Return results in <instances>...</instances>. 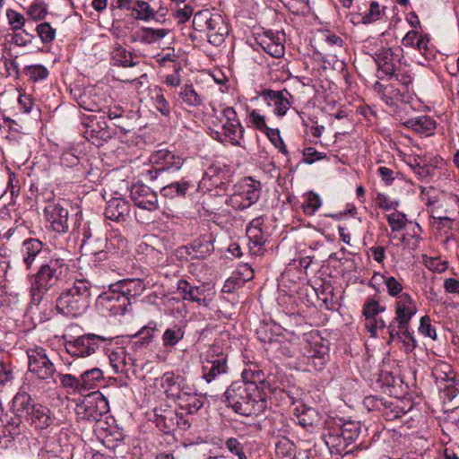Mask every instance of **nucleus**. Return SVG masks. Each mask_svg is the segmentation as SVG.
<instances>
[{"mask_svg": "<svg viewBox=\"0 0 459 459\" xmlns=\"http://www.w3.org/2000/svg\"><path fill=\"white\" fill-rule=\"evenodd\" d=\"M259 45L270 56L280 58L284 55V45L281 43L279 33L267 31L261 37Z\"/></svg>", "mask_w": 459, "mask_h": 459, "instance_id": "26", "label": "nucleus"}, {"mask_svg": "<svg viewBox=\"0 0 459 459\" xmlns=\"http://www.w3.org/2000/svg\"><path fill=\"white\" fill-rule=\"evenodd\" d=\"M185 300L191 302H196L199 305H207L206 299L204 297V286H192L187 297H185Z\"/></svg>", "mask_w": 459, "mask_h": 459, "instance_id": "59", "label": "nucleus"}, {"mask_svg": "<svg viewBox=\"0 0 459 459\" xmlns=\"http://www.w3.org/2000/svg\"><path fill=\"white\" fill-rule=\"evenodd\" d=\"M406 163L412 169L420 178H425L430 174V167L427 160L418 155H409Z\"/></svg>", "mask_w": 459, "mask_h": 459, "instance_id": "40", "label": "nucleus"}, {"mask_svg": "<svg viewBox=\"0 0 459 459\" xmlns=\"http://www.w3.org/2000/svg\"><path fill=\"white\" fill-rule=\"evenodd\" d=\"M394 307L395 316L387 327L389 342H393L396 338L403 339L408 348L411 350L415 347V340L409 332V325L411 318L417 313L416 302L409 293H403L396 299Z\"/></svg>", "mask_w": 459, "mask_h": 459, "instance_id": "4", "label": "nucleus"}, {"mask_svg": "<svg viewBox=\"0 0 459 459\" xmlns=\"http://www.w3.org/2000/svg\"><path fill=\"white\" fill-rule=\"evenodd\" d=\"M222 131L223 135L229 138L235 146H240V139L244 134V128L233 108L228 107L222 110Z\"/></svg>", "mask_w": 459, "mask_h": 459, "instance_id": "15", "label": "nucleus"}, {"mask_svg": "<svg viewBox=\"0 0 459 459\" xmlns=\"http://www.w3.org/2000/svg\"><path fill=\"white\" fill-rule=\"evenodd\" d=\"M180 100L188 108H199L203 105L204 100L196 91L192 83H186L181 86L178 92Z\"/></svg>", "mask_w": 459, "mask_h": 459, "instance_id": "34", "label": "nucleus"}, {"mask_svg": "<svg viewBox=\"0 0 459 459\" xmlns=\"http://www.w3.org/2000/svg\"><path fill=\"white\" fill-rule=\"evenodd\" d=\"M110 365L116 374L127 373L132 369V357L122 347L112 351L108 355Z\"/></svg>", "mask_w": 459, "mask_h": 459, "instance_id": "31", "label": "nucleus"}, {"mask_svg": "<svg viewBox=\"0 0 459 459\" xmlns=\"http://www.w3.org/2000/svg\"><path fill=\"white\" fill-rule=\"evenodd\" d=\"M99 310L106 316L124 315L127 307L131 306V301L114 288V283L110 284L108 290L102 292L96 303Z\"/></svg>", "mask_w": 459, "mask_h": 459, "instance_id": "11", "label": "nucleus"}, {"mask_svg": "<svg viewBox=\"0 0 459 459\" xmlns=\"http://www.w3.org/2000/svg\"><path fill=\"white\" fill-rule=\"evenodd\" d=\"M105 248H107L110 254H122L127 250L128 242L126 238L117 230L111 231L105 238Z\"/></svg>", "mask_w": 459, "mask_h": 459, "instance_id": "36", "label": "nucleus"}, {"mask_svg": "<svg viewBox=\"0 0 459 459\" xmlns=\"http://www.w3.org/2000/svg\"><path fill=\"white\" fill-rule=\"evenodd\" d=\"M322 205L320 196L314 193L308 192L305 196V201L302 204V210L306 215L312 216Z\"/></svg>", "mask_w": 459, "mask_h": 459, "instance_id": "45", "label": "nucleus"}, {"mask_svg": "<svg viewBox=\"0 0 459 459\" xmlns=\"http://www.w3.org/2000/svg\"><path fill=\"white\" fill-rule=\"evenodd\" d=\"M359 436V429L354 422H346L339 429L329 431L325 436V444L335 447L341 453L347 446L354 442Z\"/></svg>", "mask_w": 459, "mask_h": 459, "instance_id": "13", "label": "nucleus"}, {"mask_svg": "<svg viewBox=\"0 0 459 459\" xmlns=\"http://www.w3.org/2000/svg\"><path fill=\"white\" fill-rule=\"evenodd\" d=\"M225 446L227 449L233 455H237L238 459H247L244 453L243 445L234 437L226 440Z\"/></svg>", "mask_w": 459, "mask_h": 459, "instance_id": "64", "label": "nucleus"}, {"mask_svg": "<svg viewBox=\"0 0 459 459\" xmlns=\"http://www.w3.org/2000/svg\"><path fill=\"white\" fill-rule=\"evenodd\" d=\"M152 100L156 108V109L163 116L169 117L170 114V106L168 100H166L163 90L155 86L152 91Z\"/></svg>", "mask_w": 459, "mask_h": 459, "instance_id": "42", "label": "nucleus"}, {"mask_svg": "<svg viewBox=\"0 0 459 459\" xmlns=\"http://www.w3.org/2000/svg\"><path fill=\"white\" fill-rule=\"evenodd\" d=\"M133 9L136 12V19L149 21L154 17V13L147 2L137 0Z\"/></svg>", "mask_w": 459, "mask_h": 459, "instance_id": "54", "label": "nucleus"}, {"mask_svg": "<svg viewBox=\"0 0 459 459\" xmlns=\"http://www.w3.org/2000/svg\"><path fill=\"white\" fill-rule=\"evenodd\" d=\"M292 406V413L300 426L307 428L316 424L318 414L315 409L305 405L301 402H295Z\"/></svg>", "mask_w": 459, "mask_h": 459, "instance_id": "27", "label": "nucleus"}, {"mask_svg": "<svg viewBox=\"0 0 459 459\" xmlns=\"http://www.w3.org/2000/svg\"><path fill=\"white\" fill-rule=\"evenodd\" d=\"M131 206L123 198H113L107 203L105 217L114 221H126L130 217Z\"/></svg>", "mask_w": 459, "mask_h": 459, "instance_id": "21", "label": "nucleus"}, {"mask_svg": "<svg viewBox=\"0 0 459 459\" xmlns=\"http://www.w3.org/2000/svg\"><path fill=\"white\" fill-rule=\"evenodd\" d=\"M287 95H290V93L286 91L264 90L261 92V96L267 104L273 108V112L281 117L284 116L290 107Z\"/></svg>", "mask_w": 459, "mask_h": 459, "instance_id": "22", "label": "nucleus"}, {"mask_svg": "<svg viewBox=\"0 0 459 459\" xmlns=\"http://www.w3.org/2000/svg\"><path fill=\"white\" fill-rule=\"evenodd\" d=\"M224 402L236 413L243 416L258 415L266 406L265 394L256 385L243 382H233L224 393Z\"/></svg>", "mask_w": 459, "mask_h": 459, "instance_id": "2", "label": "nucleus"}, {"mask_svg": "<svg viewBox=\"0 0 459 459\" xmlns=\"http://www.w3.org/2000/svg\"><path fill=\"white\" fill-rule=\"evenodd\" d=\"M432 376L436 380L437 384L443 382H454L455 374L450 365L440 364L434 368Z\"/></svg>", "mask_w": 459, "mask_h": 459, "instance_id": "46", "label": "nucleus"}, {"mask_svg": "<svg viewBox=\"0 0 459 459\" xmlns=\"http://www.w3.org/2000/svg\"><path fill=\"white\" fill-rule=\"evenodd\" d=\"M80 377L82 391L94 388L104 377L102 370L99 368L87 369Z\"/></svg>", "mask_w": 459, "mask_h": 459, "instance_id": "39", "label": "nucleus"}, {"mask_svg": "<svg viewBox=\"0 0 459 459\" xmlns=\"http://www.w3.org/2000/svg\"><path fill=\"white\" fill-rule=\"evenodd\" d=\"M303 353L307 359V365L320 371L329 359V342L324 339L318 332H311L305 335Z\"/></svg>", "mask_w": 459, "mask_h": 459, "instance_id": "7", "label": "nucleus"}, {"mask_svg": "<svg viewBox=\"0 0 459 459\" xmlns=\"http://www.w3.org/2000/svg\"><path fill=\"white\" fill-rule=\"evenodd\" d=\"M36 31L43 43H50L56 38V30L48 22L39 24Z\"/></svg>", "mask_w": 459, "mask_h": 459, "instance_id": "55", "label": "nucleus"}, {"mask_svg": "<svg viewBox=\"0 0 459 459\" xmlns=\"http://www.w3.org/2000/svg\"><path fill=\"white\" fill-rule=\"evenodd\" d=\"M13 409L36 430L48 429L56 420L48 407L34 403L26 392H19L15 394L13 399Z\"/></svg>", "mask_w": 459, "mask_h": 459, "instance_id": "5", "label": "nucleus"}, {"mask_svg": "<svg viewBox=\"0 0 459 459\" xmlns=\"http://www.w3.org/2000/svg\"><path fill=\"white\" fill-rule=\"evenodd\" d=\"M164 420H169V424H167V430L170 431L178 427L181 429H187L190 427V422L187 418L183 415V412L167 411L162 415Z\"/></svg>", "mask_w": 459, "mask_h": 459, "instance_id": "41", "label": "nucleus"}, {"mask_svg": "<svg viewBox=\"0 0 459 459\" xmlns=\"http://www.w3.org/2000/svg\"><path fill=\"white\" fill-rule=\"evenodd\" d=\"M88 119L89 121L87 123H82L85 128L83 131L85 139L92 144L99 146L101 145L103 142H107L111 138L112 134L104 117H100V120H98L96 117H91Z\"/></svg>", "mask_w": 459, "mask_h": 459, "instance_id": "14", "label": "nucleus"}, {"mask_svg": "<svg viewBox=\"0 0 459 459\" xmlns=\"http://www.w3.org/2000/svg\"><path fill=\"white\" fill-rule=\"evenodd\" d=\"M24 74L33 81H39L46 79L49 72L44 65H31L25 66Z\"/></svg>", "mask_w": 459, "mask_h": 459, "instance_id": "51", "label": "nucleus"}, {"mask_svg": "<svg viewBox=\"0 0 459 459\" xmlns=\"http://www.w3.org/2000/svg\"><path fill=\"white\" fill-rule=\"evenodd\" d=\"M249 120L252 123V125L259 131L263 133H266V134L269 136L270 139H272V130L270 129L266 123L265 118L263 115H261L257 110L253 109L249 113Z\"/></svg>", "mask_w": 459, "mask_h": 459, "instance_id": "52", "label": "nucleus"}, {"mask_svg": "<svg viewBox=\"0 0 459 459\" xmlns=\"http://www.w3.org/2000/svg\"><path fill=\"white\" fill-rule=\"evenodd\" d=\"M108 411V402L100 393L91 394L75 408L77 417L88 421L100 420L101 417Z\"/></svg>", "mask_w": 459, "mask_h": 459, "instance_id": "10", "label": "nucleus"}, {"mask_svg": "<svg viewBox=\"0 0 459 459\" xmlns=\"http://www.w3.org/2000/svg\"><path fill=\"white\" fill-rule=\"evenodd\" d=\"M186 381L174 372H166L161 377L160 385L167 396L175 399L186 388Z\"/></svg>", "mask_w": 459, "mask_h": 459, "instance_id": "25", "label": "nucleus"}, {"mask_svg": "<svg viewBox=\"0 0 459 459\" xmlns=\"http://www.w3.org/2000/svg\"><path fill=\"white\" fill-rule=\"evenodd\" d=\"M386 219L393 231H400L406 226L407 218L406 215L403 212H392L386 215Z\"/></svg>", "mask_w": 459, "mask_h": 459, "instance_id": "53", "label": "nucleus"}, {"mask_svg": "<svg viewBox=\"0 0 459 459\" xmlns=\"http://www.w3.org/2000/svg\"><path fill=\"white\" fill-rule=\"evenodd\" d=\"M261 195V184L251 178H245L235 186L234 193L227 204L235 210H244L255 204Z\"/></svg>", "mask_w": 459, "mask_h": 459, "instance_id": "8", "label": "nucleus"}, {"mask_svg": "<svg viewBox=\"0 0 459 459\" xmlns=\"http://www.w3.org/2000/svg\"><path fill=\"white\" fill-rule=\"evenodd\" d=\"M6 16L9 22V24L12 26V29L13 30H18L22 29V27L25 24V18L24 16L12 9H8L6 11Z\"/></svg>", "mask_w": 459, "mask_h": 459, "instance_id": "61", "label": "nucleus"}, {"mask_svg": "<svg viewBox=\"0 0 459 459\" xmlns=\"http://www.w3.org/2000/svg\"><path fill=\"white\" fill-rule=\"evenodd\" d=\"M169 33L165 29L141 28L134 31L131 38L133 42L140 41L145 44H152L163 39Z\"/></svg>", "mask_w": 459, "mask_h": 459, "instance_id": "33", "label": "nucleus"}, {"mask_svg": "<svg viewBox=\"0 0 459 459\" xmlns=\"http://www.w3.org/2000/svg\"><path fill=\"white\" fill-rule=\"evenodd\" d=\"M184 331L178 325L168 328L162 335L163 346L166 348L174 347L184 338Z\"/></svg>", "mask_w": 459, "mask_h": 459, "instance_id": "44", "label": "nucleus"}, {"mask_svg": "<svg viewBox=\"0 0 459 459\" xmlns=\"http://www.w3.org/2000/svg\"><path fill=\"white\" fill-rule=\"evenodd\" d=\"M383 279L386 287L387 293L391 297L396 298V299H398V297H401V294L403 293V287L402 282L394 276L383 275Z\"/></svg>", "mask_w": 459, "mask_h": 459, "instance_id": "50", "label": "nucleus"}, {"mask_svg": "<svg viewBox=\"0 0 459 459\" xmlns=\"http://www.w3.org/2000/svg\"><path fill=\"white\" fill-rule=\"evenodd\" d=\"M302 162L306 164H313L317 160L326 158V153L317 152L314 147H307L302 152Z\"/></svg>", "mask_w": 459, "mask_h": 459, "instance_id": "60", "label": "nucleus"}, {"mask_svg": "<svg viewBox=\"0 0 459 459\" xmlns=\"http://www.w3.org/2000/svg\"><path fill=\"white\" fill-rule=\"evenodd\" d=\"M103 342H111V339L94 333H87L65 340V349L71 357L74 358L73 361L68 362V365L72 366L76 359L92 355L100 348V343Z\"/></svg>", "mask_w": 459, "mask_h": 459, "instance_id": "9", "label": "nucleus"}, {"mask_svg": "<svg viewBox=\"0 0 459 459\" xmlns=\"http://www.w3.org/2000/svg\"><path fill=\"white\" fill-rule=\"evenodd\" d=\"M77 102L79 106L85 110L91 112H100L101 110L100 105L98 102L92 100L90 94H82Z\"/></svg>", "mask_w": 459, "mask_h": 459, "instance_id": "62", "label": "nucleus"}, {"mask_svg": "<svg viewBox=\"0 0 459 459\" xmlns=\"http://www.w3.org/2000/svg\"><path fill=\"white\" fill-rule=\"evenodd\" d=\"M114 288L119 290L122 295L131 301V299L139 297L143 293L145 284L141 279H124L114 283Z\"/></svg>", "mask_w": 459, "mask_h": 459, "instance_id": "28", "label": "nucleus"}, {"mask_svg": "<svg viewBox=\"0 0 459 459\" xmlns=\"http://www.w3.org/2000/svg\"><path fill=\"white\" fill-rule=\"evenodd\" d=\"M44 244L38 238L25 239L20 248V255L27 270H30L34 263L41 257Z\"/></svg>", "mask_w": 459, "mask_h": 459, "instance_id": "19", "label": "nucleus"}, {"mask_svg": "<svg viewBox=\"0 0 459 459\" xmlns=\"http://www.w3.org/2000/svg\"><path fill=\"white\" fill-rule=\"evenodd\" d=\"M203 377L208 383L213 381L216 377L228 372V359L226 355L221 354L217 357H212L207 360V365H204Z\"/></svg>", "mask_w": 459, "mask_h": 459, "instance_id": "24", "label": "nucleus"}, {"mask_svg": "<svg viewBox=\"0 0 459 459\" xmlns=\"http://www.w3.org/2000/svg\"><path fill=\"white\" fill-rule=\"evenodd\" d=\"M404 126L412 129L414 132L425 135H431L436 129V121L429 116H419L411 117L403 122Z\"/></svg>", "mask_w": 459, "mask_h": 459, "instance_id": "32", "label": "nucleus"}, {"mask_svg": "<svg viewBox=\"0 0 459 459\" xmlns=\"http://www.w3.org/2000/svg\"><path fill=\"white\" fill-rule=\"evenodd\" d=\"M366 328L371 333L372 337H376L377 335V330L384 331L387 330L388 325H386L385 319L381 316H377L365 323Z\"/></svg>", "mask_w": 459, "mask_h": 459, "instance_id": "58", "label": "nucleus"}, {"mask_svg": "<svg viewBox=\"0 0 459 459\" xmlns=\"http://www.w3.org/2000/svg\"><path fill=\"white\" fill-rule=\"evenodd\" d=\"M29 370L42 380L51 378L56 373V368L42 347L27 350Z\"/></svg>", "mask_w": 459, "mask_h": 459, "instance_id": "12", "label": "nucleus"}, {"mask_svg": "<svg viewBox=\"0 0 459 459\" xmlns=\"http://www.w3.org/2000/svg\"><path fill=\"white\" fill-rule=\"evenodd\" d=\"M111 59L115 65H122L124 67L134 66V56L131 52L127 51L120 44H116L111 51Z\"/></svg>", "mask_w": 459, "mask_h": 459, "instance_id": "37", "label": "nucleus"}, {"mask_svg": "<svg viewBox=\"0 0 459 459\" xmlns=\"http://www.w3.org/2000/svg\"><path fill=\"white\" fill-rule=\"evenodd\" d=\"M193 27L195 30L206 32L208 41L213 46H220L228 34V28L222 17L211 13L208 9L195 13Z\"/></svg>", "mask_w": 459, "mask_h": 459, "instance_id": "6", "label": "nucleus"}, {"mask_svg": "<svg viewBox=\"0 0 459 459\" xmlns=\"http://www.w3.org/2000/svg\"><path fill=\"white\" fill-rule=\"evenodd\" d=\"M69 265L63 258H51L29 276L30 300L39 305L45 295L65 281Z\"/></svg>", "mask_w": 459, "mask_h": 459, "instance_id": "1", "label": "nucleus"}, {"mask_svg": "<svg viewBox=\"0 0 459 459\" xmlns=\"http://www.w3.org/2000/svg\"><path fill=\"white\" fill-rule=\"evenodd\" d=\"M48 221L52 229L57 233H65L68 230V210L59 204H48L45 210Z\"/></svg>", "mask_w": 459, "mask_h": 459, "instance_id": "18", "label": "nucleus"}, {"mask_svg": "<svg viewBox=\"0 0 459 459\" xmlns=\"http://www.w3.org/2000/svg\"><path fill=\"white\" fill-rule=\"evenodd\" d=\"M27 14L33 21L43 20L48 14V4L43 0H35L29 6Z\"/></svg>", "mask_w": 459, "mask_h": 459, "instance_id": "47", "label": "nucleus"}, {"mask_svg": "<svg viewBox=\"0 0 459 459\" xmlns=\"http://www.w3.org/2000/svg\"><path fill=\"white\" fill-rule=\"evenodd\" d=\"M242 381L245 384H252L256 385L261 391H263L264 385V372L257 368L255 365H250L247 368H245L241 374Z\"/></svg>", "mask_w": 459, "mask_h": 459, "instance_id": "38", "label": "nucleus"}, {"mask_svg": "<svg viewBox=\"0 0 459 459\" xmlns=\"http://www.w3.org/2000/svg\"><path fill=\"white\" fill-rule=\"evenodd\" d=\"M59 378L62 385L67 389H72L74 391L82 392V384H81V377H75L71 374H59Z\"/></svg>", "mask_w": 459, "mask_h": 459, "instance_id": "57", "label": "nucleus"}, {"mask_svg": "<svg viewBox=\"0 0 459 459\" xmlns=\"http://www.w3.org/2000/svg\"><path fill=\"white\" fill-rule=\"evenodd\" d=\"M179 409L186 414H194L204 405L203 399L195 393L193 386L186 384V388L175 398Z\"/></svg>", "mask_w": 459, "mask_h": 459, "instance_id": "20", "label": "nucleus"}, {"mask_svg": "<svg viewBox=\"0 0 459 459\" xmlns=\"http://www.w3.org/2000/svg\"><path fill=\"white\" fill-rule=\"evenodd\" d=\"M193 187V182L186 178L179 181H174L162 186L160 189V194L163 197L169 199L185 197L188 191Z\"/></svg>", "mask_w": 459, "mask_h": 459, "instance_id": "29", "label": "nucleus"}, {"mask_svg": "<svg viewBox=\"0 0 459 459\" xmlns=\"http://www.w3.org/2000/svg\"><path fill=\"white\" fill-rule=\"evenodd\" d=\"M215 238L212 234L203 235L192 243L197 257H206L214 251Z\"/></svg>", "mask_w": 459, "mask_h": 459, "instance_id": "35", "label": "nucleus"}, {"mask_svg": "<svg viewBox=\"0 0 459 459\" xmlns=\"http://www.w3.org/2000/svg\"><path fill=\"white\" fill-rule=\"evenodd\" d=\"M419 331L426 337H429L432 340L437 339L436 329L431 325V320L429 316H424L420 318Z\"/></svg>", "mask_w": 459, "mask_h": 459, "instance_id": "63", "label": "nucleus"}, {"mask_svg": "<svg viewBox=\"0 0 459 459\" xmlns=\"http://www.w3.org/2000/svg\"><path fill=\"white\" fill-rule=\"evenodd\" d=\"M22 417L16 414L15 417L8 418L5 416L4 419L3 424H4V428L8 435L13 438H15L19 435L22 434V422L21 420Z\"/></svg>", "mask_w": 459, "mask_h": 459, "instance_id": "48", "label": "nucleus"}, {"mask_svg": "<svg viewBox=\"0 0 459 459\" xmlns=\"http://www.w3.org/2000/svg\"><path fill=\"white\" fill-rule=\"evenodd\" d=\"M151 161L160 166L164 172L169 169L178 170L184 164L182 157L166 149L156 151L151 156Z\"/></svg>", "mask_w": 459, "mask_h": 459, "instance_id": "23", "label": "nucleus"}, {"mask_svg": "<svg viewBox=\"0 0 459 459\" xmlns=\"http://www.w3.org/2000/svg\"><path fill=\"white\" fill-rule=\"evenodd\" d=\"M382 11L377 2L373 1L369 5V10L361 17V22L364 24H369L381 18Z\"/></svg>", "mask_w": 459, "mask_h": 459, "instance_id": "56", "label": "nucleus"}, {"mask_svg": "<svg viewBox=\"0 0 459 459\" xmlns=\"http://www.w3.org/2000/svg\"><path fill=\"white\" fill-rule=\"evenodd\" d=\"M91 284L86 279H76L70 288L56 299V309L65 316L77 317L84 314L91 303Z\"/></svg>", "mask_w": 459, "mask_h": 459, "instance_id": "3", "label": "nucleus"}, {"mask_svg": "<svg viewBox=\"0 0 459 459\" xmlns=\"http://www.w3.org/2000/svg\"><path fill=\"white\" fill-rule=\"evenodd\" d=\"M227 171L220 165H211L205 171L204 179L211 181L212 185L218 186L224 183Z\"/></svg>", "mask_w": 459, "mask_h": 459, "instance_id": "43", "label": "nucleus"}, {"mask_svg": "<svg viewBox=\"0 0 459 459\" xmlns=\"http://www.w3.org/2000/svg\"><path fill=\"white\" fill-rule=\"evenodd\" d=\"M375 60L380 73L390 79L394 77L396 68L394 63V54L392 48H382L378 50V52L376 53Z\"/></svg>", "mask_w": 459, "mask_h": 459, "instance_id": "30", "label": "nucleus"}, {"mask_svg": "<svg viewBox=\"0 0 459 459\" xmlns=\"http://www.w3.org/2000/svg\"><path fill=\"white\" fill-rule=\"evenodd\" d=\"M384 311H385V307L381 306L375 299H368L363 307V316L366 318V322L377 316Z\"/></svg>", "mask_w": 459, "mask_h": 459, "instance_id": "49", "label": "nucleus"}, {"mask_svg": "<svg viewBox=\"0 0 459 459\" xmlns=\"http://www.w3.org/2000/svg\"><path fill=\"white\" fill-rule=\"evenodd\" d=\"M130 196L134 204L141 209L152 212L159 208L156 192L144 184H134L130 189Z\"/></svg>", "mask_w": 459, "mask_h": 459, "instance_id": "16", "label": "nucleus"}, {"mask_svg": "<svg viewBox=\"0 0 459 459\" xmlns=\"http://www.w3.org/2000/svg\"><path fill=\"white\" fill-rule=\"evenodd\" d=\"M263 217L253 219L247 229V236L249 239V250L252 255H260L265 251L264 244L267 241L266 236L263 231Z\"/></svg>", "mask_w": 459, "mask_h": 459, "instance_id": "17", "label": "nucleus"}]
</instances>
